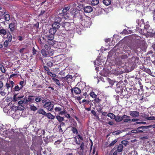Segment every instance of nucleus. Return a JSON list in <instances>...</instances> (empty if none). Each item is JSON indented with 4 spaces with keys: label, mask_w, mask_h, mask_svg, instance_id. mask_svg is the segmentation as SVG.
<instances>
[{
    "label": "nucleus",
    "mask_w": 155,
    "mask_h": 155,
    "mask_svg": "<svg viewBox=\"0 0 155 155\" xmlns=\"http://www.w3.org/2000/svg\"><path fill=\"white\" fill-rule=\"evenodd\" d=\"M147 119L149 120H155V117H149L147 118Z\"/></svg>",
    "instance_id": "0e129e2a"
},
{
    "label": "nucleus",
    "mask_w": 155,
    "mask_h": 155,
    "mask_svg": "<svg viewBox=\"0 0 155 155\" xmlns=\"http://www.w3.org/2000/svg\"><path fill=\"white\" fill-rule=\"evenodd\" d=\"M66 113H67L65 111V110H63L62 111H60V112L59 113V114L62 115L64 114H65Z\"/></svg>",
    "instance_id": "338daca9"
},
{
    "label": "nucleus",
    "mask_w": 155,
    "mask_h": 155,
    "mask_svg": "<svg viewBox=\"0 0 155 155\" xmlns=\"http://www.w3.org/2000/svg\"><path fill=\"white\" fill-rule=\"evenodd\" d=\"M21 89H22L18 85L15 86L14 88V90L16 91H18Z\"/></svg>",
    "instance_id": "c03bdc74"
},
{
    "label": "nucleus",
    "mask_w": 155,
    "mask_h": 155,
    "mask_svg": "<svg viewBox=\"0 0 155 155\" xmlns=\"http://www.w3.org/2000/svg\"><path fill=\"white\" fill-rule=\"evenodd\" d=\"M75 141L77 144L80 145V146L79 147L78 149L82 150V151L83 152L84 150L85 147L84 142H82L81 143L80 141V140L79 142H78V141L77 139H76V140H75Z\"/></svg>",
    "instance_id": "6e6552de"
},
{
    "label": "nucleus",
    "mask_w": 155,
    "mask_h": 155,
    "mask_svg": "<svg viewBox=\"0 0 155 155\" xmlns=\"http://www.w3.org/2000/svg\"><path fill=\"white\" fill-rule=\"evenodd\" d=\"M123 121L124 123H127L130 122L131 120L130 119V117L129 116L126 115H124L123 116Z\"/></svg>",
    "instance_id": "dca6fc26"
},
{
    "label": "nucleus",
    "mask_w": 155,
    "mask_h": 155,
    "mask_svg": "<svg viewBox=\"0 0 155 155\" xmlns=\"http://www.w3.org/2000/svg\"><path fill=\"white\" fill-rule=\"evenodd\" d=\"M91 113L94 116L96 119L99 120L100 118L97 115L96 112L93 110H91Z\"/></svg>",
    "instance_id": "72a5a7b5"
},
{
    "label": "nucleus",
    "mask_w": 155,
    "mask_h": 155,
    "mask_svg": "<svg viewBox=\"0 0 155 155\" xmlns=\"http://www.w3.org/2000/svg\"><path fill=\"white\" fill-rule=\"evenodd\" d=\"M111 2L110 0H104L103 1V3L107 6L110 5L111 4Z\"/></svg>",
    "instance_id": "4c0bfd02"
},
{
    "label": "nucleus",
    "mask_w": 155,
    "mask_h": 155,
    "mask_svg": "<svg viewBox=\"0 0 155 155\" xmlns=\"http://www.w3.org/2000/svg\"><path fill=\"white\" fill-rule=\"evenodd\" d=\"M71 91L72 94H73V91H74V93L77 95H78L81 92V89L80 88L77 87L72 88L71 89Z\"/></svg>",
    "instance_id": "0eeeda50"
},
{
    "label": "nucleus",
    "mask_w": 155,
    "mask_h": 155,
    "mask_svg": "<svg viewBox=\"0 0 155 155\" xmlns=\"http://www.w3.org/2000/svg\"><path fill=\"white\" fill-rule=\"evenodd\" d=\"M41 54L44 57H49L53 55L54 52L50 49H43L41 50Z\"/></svg>",
    "instance_id": "7ed1b4c3"
},
{
    "label": "nucleus",
    "mask_w": 155,
    "mask_h": 155,
    "mask_svg": "<svg viewBox=\"0 0 155 155\" xmlns=\"http://www.w3.org/2000/svg\"><path fill=\"white\" fill-rule=\"evenodd\" d=\"M114 119L117 122H121L123 120V116L122 117L120 116H115Z\"/></svg>",
    "instance_id": "cd10ccee"
},
{
    "label": "nucleus",
    "mask_w": 155,
    "mask_h": 155,
    "mask_svg": "<svg viewBox=\"0 0 155 155\" xmlns=\"http://www.w3.org/2000/svg\"><path fill=\"white\" fill-rule=\"evenodd\" d=\"M52 80L58 86H60L61 85L60 81L56 78H52Z\"/></svg>",
    "instance_id": "a878e982"
},
{
    "label": "nucleus",
    "mask_w": 155,
    "mask_h": 155,
    "mask_svg": "<svg viewBox=\"0 0 155 155\" xmlns=\"http://www.w3.org/2000/svg\"><path fill=\"white\" fill-rule=\"evenodd\" d=\"M46 40H47L48 42L49 43V41H52L54 39V35L51 34H48L46 36Z\"/></svg>",
    "instance_id": "f3484780"
},
{
    "label": "nucleus",
    "mask_w": 155,
    "mask_h": 155,
    "mask_svg": "<svg viewBox=\"0 0 155 155\" xmlns=\"http://www.w3.org/2000/svg\"><path fill=\"white\" fill-rule=\"evenodd\" d=\"M70 26L71 24L69 22H64L62 23V27L67 31L70 29Z\"/></svg>",
    "instance_id": "1a4fd4ad"
},
{
    "label": "nucleus",
    "mask_w": 155,
    "mask_h": 155,
    "mask_svg": "<svg viewBox=\"0 0 155 155\" xmlns=\"http://www.w3.org/2000/svg\"><path fill=\"white\" fill-rule=\"evenodd\" d=\"M43 67L44 68V70L47 71V72H50V69L49 68V67L46 65L43 66Z\"/></svg>",
    "instance_id": "13d9d810"
},
{
    "label": "nucleus",
    "mask_w": 155,
    "mask_h": 155,
    "mask_svg": "<svg viewBox=\"0 0 155 155\" xmlns=\"http://www.w3.org/2000/svg\"><path fill=\"white\" fill-rule=\"evenodd\" d=\"M77 125V124L76 123H75L74 124H73V127H71V130L73 134H77L78 133V131L76 127H74V126H75Z\"/></svg>",
    "instance_id": "aec40b11"
},
{
    "label": "nucleus",
    "mask_w": 155,
    "mask_h": 155,
    "mask_svg": "<svg viewBox=\"0 0 155 155\" xmlns=\"http://www.w3.org/2000/svg\"><path fill=\"white\" fill-rule=\"evenodd\" d=\"M149 127L146 126H140L138 127L136 131L137 132L142 133L143 131H147Z\"/></svg>",
    "instance_id": "9d476101"
},
{
    "label": "nucleus",
    "mask_w": 155,
    "mask_h": 155,
    "mask_svg": "<svg viewBox=\"0 0 155 155\" xmlns=\"http://www.w3.org/2000/svg\"><path fill=\"white\" fill-rule=\"evenodd\" d=\"M46 116L48 119H51V120H54L55 118V116L52 114L50 113H47L46 115Z\"/></svg>",
    "instance_id": "bb28decb"
},
{
    "label": "nucleus",
    "mask_w": 155,
    "mask_h": 155,
    "mask_svg": "<svg viewBox=\"0 0 155 155\" xmlns=\"http://www.w3.org/2000/svg\"><path fill=\"white\" fill-rule=\"evenodd\" d=\"M123 146L121 144H119L117 148V150L118 152H121L123 150Z\"/></svg>",
    "instance_id": "e433bc0d"
},
{
    "label": "nucleus",
    "mask_w": 155,
    "mask_h": 155,
    "mask_svg": "<svg viewBox=\"0 0 155 155\" xmlns=\"http://www.w3.org/2000/svg\"><path fill=\"white\" fill-rule=\"evenodd\" d=\"M135 59L134 61V62L135 63H138L139 62V58L138 57H136L135 58H134Z\"/></svg>",
    "instance_id": "69168bd1"
},
{
    "label": "nucleus",
    "mask_w": 155,
    "mask_h": 155,
    "mask_svg": "<svg viewBox=\"0 0 155 155\" xmlns=\"http://www.w3.org/2000/svg\"><path fill=\"white\" fill-rule=\"evenodd\" d=\"M78 139H80V140H83V137L80 135L79 134H78Z\"/></svg>",
    "instance_id": "774afa93"
},
{
    "label": "nucleus",
    "mask_w": 155,
    "mask_h": 155,
    "mask_svg": "<svg viewBox=\"0 0 155 155\" xmlns=\"http://www.w3.org/2000/svg\"><path fill=\"white\" fill-rule=\"evenodd\" d=\"M90 95L91 97L93 98H96L97 97V95L95 94L94 93L93 91H91L90 92Z\"/></svg>",
    "instance_id": "09e8293b"
},
{
    "label": "nucleus",
    "mask_w": 155,
    "mask_h": 155,
    "mask_svg": "<svg viewBox=\"0 0 155 155\" xmlns=\"http://www.w3.org/2000/svg\"><path fill=\"white\" fill-rule=\"evenodd\" d=\"M141 67L140 69L145 72L148 73H149L151 72L150 70L149 69L146 68L144 66H141Z\"/></svg>",
    "instance_id": "473e14b6"
},
{
    "label": "nucleus",
    "mask_w": 155,
    "mask_h": 155,
    "mask_svg": "<svg viewBox=\"0 0 155 155\" xmlns=\"http://www.w3.org/2000/svg\"><path fill=\"white\" fill-rule=\"evenodd\" d=\"M37 113L43 115H45V116L47 114L44 110L42 108L39 109Z\"/></svg>",
    "instance_id": "c85d7f7f"
},
{
    "label": "nucleus",
    "mask_w": 155,
    "mask_h": 155,
    "mask_svg": "<svg viewBox=\"0 0 155 155\" xmlns=\"http://www.w3.org/2000/svg\"><path fill=\"white\" fill-rule=\"evenodd\" d=\"M55 118L58 120L59 122H61L64 120V117H61L60 115H58L55 116Z\"/></svg>",
    "instance_id": "2f4dec72"
},
{
    "label": "nucleus",
    "mask_w": 155,
    "mask_h": 155,
    "mask_svg": "<svg viewBox=\"0 0 155 155\" xmlns=\"http://www.w3.org/2000/svg\"><path fill=\"white\" fill-rule=\"evenodd\" d=\"M130 116L132 117L136 118L140 116L139 112L137 111H130L129 112Z\"/></svg>",
    "instance_id": "9b49d317"
},
{
    "label": "nucleus",
    "mask_w": 155,
    "mask_h": 155,
    "mask_svg": "<svg viewBox=\"0 0 155 155\" xmlns=\"http://www.w3.org/2000/svg\"><path fill=\"white\" fill-rule=\"evenodd\" d=\"M4 17L6 21H9L10 19V17L9 13L8 12H4Z\"/></svg>",
    "instance_id": "4be33fe9"
},
{
    "label": "nucleus",
    "mask_w": 155,
    "mask_h": 155,
    "mask_svg": "<svg viewBox=\"0 0 155 155\" xmlns=\"http://www.w3.org/2000/svg\"><path fill=\"white\" fill-rule=\"evenodd\" d=\"M7 32L6 29L4 28H3L1 27L0 28V35L3 36H4L6 35Z\"/></svg>",
    "instance_id": "412c9836"
},
{
    "label": "nucleus",
    "mask_w": 155,
    "mask_h": 155,
    "mask_svg": "<svg viewBox=\"0 0 155 155\" xmlns=\"http://www.w3.org/2000/svg\"><path fill=\"white\" fill-rule=\"evenodd\" d=\"M47 74L48 75H49L52 78H58V76L57 75L54 73H53L51 71L47 72Z\"/></svg>",
    "instance_id": "c756f323"
},
{
    "label": "nucleus",
    "mask_w": 155,
    "mask_h": 155,
    "mask_svg": "<svg viewBox=\"0 0 155 155\" xmlns=\"http://www.w3.org/2000/svg\"><path fill=\"white\" fill-rule=\"evenodd\" d=\"M17 21L14 19L12 22L9 25L8 27L10 29V32L12 33L14 32L17 29Z\"/></svg>",
    "instance_id": "39448f33"
},
{
    "label": "nucleus",
    "mask_w": 155,
    "mask_h": 155,
    "mask_svg": "<svg viewBox=\"0 0 155 155\" xmlns=\"http://www.w3.org/2000/svg\"><path fill=\"white\" fill-rule=\"evenodd\" d=\"M35 97L34 95H29L28 96V99L29 104L34 102V99L33 97Z\"/></svg>",
    "instance_id": "5701e85b"
},
{
    "label": "nucleus",
    "mask_w": 155,
    "mask_h": 155,
    "mask_svg": "<svg viewBox=\"0 0 155 155\" xmlns=\"http://www.w3.org/2000/svg\"><path fill=\"white\" fill-rule=\"evenodd\" d=\"M61 108L59 107H56L54 109V110L56 112L60 111L61 110Z\"/></svg>",
    "instance_id": "e2e57ef3"
},
{
    "label": "nucleus",
    "mask_w": 155,
    "mask_h": 155,
    "mask_svg": "<svg viewBox=\"0 0 155 155\" xmlns=\"http://www.w3.org/2000/svg\"><path fill=\"white\" fill-rule=\"evenodd\" d=\"M6 93L5 89L3 90V89H0V94L2 96H5Z\"/></svg>",
    "instance_id": "58836bf2"
},
{
    "label": "nucleus",
    "mask_w": 155,
    "mask_h": 155,
    "mask_svg": "<svg viewBox=\"0 0 155 155\" xmlns=\"http://www.w3.org/2000/svg\"><path fill=\"white\" fill-rule=\"evenodd\" d=\"M19 74H13L10 75L9 78L8 79H10V78H12L14 76H17L16 77H18V75ZM14 82L12 81H10L8 80L7 81L6 83L5 87H6V88L8 90L11 87V88H13L14 87Z\"/></svg>",
    "instance_id": "f03ea898"
},
{
    "label": "nucleus",
    "mask_w": 155,
    "mask_h": 155,
    "mask_svg": "<svg viewBox=\"0 0 155 155\" xmlns=\"http://www.w3.org/2000/svg\"><path fill=\"white\" fill-rule=\"evenodd\" d=\"M35 101L38 103H39L40 102H41V97H36L35 99Z\"/></svg>",
    "instance_id": "864d4df0"
},
{
    "label": "nucleus",
    "mask_w": 155,
    "mask_h": 155,
    "mask_svg": "<svg viewBox=\"0 0 155 155\" xmlns=\"http://www.w3.org/2000/svg\"><path fill=\"white\" fill-rule=\"evenodd\" d=\"M37 51L35 49L34 47H33L32 48V54L33 55L36 54H37Z\"/></svg>",
    "instance_id": "680f3d73"
},
{
    "label": "nucleus",
    "mask_w": 155,
    "mask_h": 155,
    "mask_svg": "<svg viewBox=\"0 0 155 155\" xmlns=\"http://www.w3.org/2000/svg\"><path fill=\"white\" fill-rule=\"evenodd\" d=\"M61 15H62V18L64 19H66L69 18V14L68 12L63 13H60Z\"/></svg>",
    "instance_id": "b1692460"
},
{
    "label": "nucleus",
    "mask_w": 155,
    "mask_h": 155,
    "mask_svg": "<svg viewBox=\"0 0 155 155\" xmlns=\"http://www.w3.org/2000/svg\"><path fill=\"white\" fill-rule=\"evenodd\" d=\"M62 16V15H61L60 13L55 16L54 18V22L53 24V26L55 28H59L60 22L63 19Z\"/></svg>",
    "instance_id": "f257e3e1"
},
{
    "label": "nucleus",
    "mask_w": 155,
    "mask_h": 155,
    "mask_svg": "<svg viewBox=\"0 0 155 155\" xmlns=\"http://www.w3.org/2000/svg\"><path fill=\"white\" fill-rule=\"evenodd\" d=\"M47 66L49 68H51L53 65V63L51 61L48 62L46 63Z\"/></svg>",
    "instance_id": "de8ad7c7"
},
{
    "label": "nucleus",
    "mask_w": 155,
    "mask_h": 155,
    "mask_svg": "<svg viewBox=\"0 0 155 155\" xmlns=\"http://www.w3.org/2000/svg\"><path fill=\"white\" fill-rule=\"evenodd\" d=\"M52 28H51L49 29L48 32H47L45 33V34H53L54 35L57 31V29H58L59 28H55L53 26V24L52 25Z\"/></svg>",
    "instance_id": "ddd939ff"
},
{
    "label": "nucleus",
    "mask_w": 155,
    "mask_h": 155,
    "mask_svg": "<svg viewBox=\"0 0 155 155\" xmlns=\"http://www.w3.org/2000/svg\"><path fill=\"white\" fill-rule=\"evenodd\" d=\"M9 41H8L7 40H6L3 44V46L5 48H7L8 45Z\"/></svg>",
    "instance_id": "a18cd8bd"
},
{
    "label": "nucleus",
    "mask_w": 155,
    "mask_h": 155,
    "mask_svg": "<svg viewBox=\"0 0 155 155\" xmlns=\"http://www.w3.org/2000/svg\"><path fill=\"white\" fill-rule=\"evenodd\" d=\"M128 143V142L127 140H124L121 142V144H123L125 146H126Z\"/></svg>",
    "instance_id": "4d7b16f0"
},
{
    "label": "nucleus",
    "mask_w": 155,
    "mask_h": 155,
    "mask_svg": "<svg viewBox=\"0 0 155 155\" xmlns=\"http://www.w3.org/2000/svg\"><path fill=\"white\" fill-rule=\"evenodd\" d=\"M28 98L26 97H25L24 98L23 100V104L26 105L29 104L28 102Z\"/></svg>",
    "instance_id": "ea45409f"
},
{
    "label": "nucleus",
    "mask_w": 155,
    "mask_h": 155,
    "mask_svg": "<svg viewBox=\"0 0 155 155\" xmlns=\"http://www.w3.org/2000/svg\"><path fill=\"white\" fill-rule=\"evenodd\" d=\"M43 107L45 108H46L48 110L51 111L53 110L54 105L52 104L51 102L50 101H49L48 102L43 105Z\"/></svg>",
    "instance_id": "423d86ee"
},
{
    "label": "nucleus",
    "mask_w": 155,
    "mask_h": 155,
    "mask_svg": "<svg viewBox=\"0 0 155 155\" xmlns=\"http://www.w3.org/2000/svg\"><path fill=\"white\" fill-rule=\"evenodd\" d=\"M59 49H61L65 48L67 46L66 44L64 42H59Z\"/></svg>",
    "instance_id": "393cba45"
},
{
    "label": "nucleus",
    "mask_w": 155,
    "mask_h": 155,
    "mask_svg": "<svg viewBox=\"0 0 155 155\" xmlns=\"http://www.w3.org/2000/svg\"><path fill=\"white\" fill-rule=\"evenodd\" d=\"M94 101L95 102H96L97 104L100 103V102L101 101V99H99L98 98H95L94 100Z\"/></svg>",
    "instance_id": "bf43d9fd"
},
{
    "label": "nucleus",
    "mask_w": 155,
    "mask_h": 155,
    "mask_svg": "<svg viewBox=\"0 0 155 155\" xmlns=\"http://www.w3.org/2000/svg\"><path fill=\"white\" fill-rule=\"evenodd\" d=\"M107 116L110 117L111 119H115V115L112 113H109L107 115Z\"/></svg>",
    "instance_id": "f704fd0d"
},
{
    "label": "nucleus",
    "mask_w": 155,
    "mask_h": 155,
    "mask_svg": "<svg viewBox=\"0 0 155 155\" xmlns=\"http://www.w3.org/2000/svg\"><path fill=\"white\" fill-rule=\"evenodd\" d=\"M145 25L144 26V28L147 30L149 29L150 27V25L149 24V22L147 21L146 22V24H145Z\"/></svg>",
    "instance_id": "79ce46f5"
},
{
    "label": "nucleus",
    "mask_w": 155,
    "mask_h": 155,
    "mask_svg": "<svg viewBox=\"0 0 155 155\" xmlns=\"http://www.w3.org/2000/svg\"><path fill=\"white\" fill-rule=\"evenodd\" d=\"M84 11L85 13H89L92 11L93 8L91 6H87L84 8Z\"/></svg>",
    "instance_id": "2eb2a0df"
},
{
    "label": "nucleus",
    "mask_w": 155,
    "mask_h": 155,
    "mask_svg": "<svg viewBox=\"0 0 155 155\" xmlns=\"http://www.w3.org/2000/svg\"><path fill=\"white\" fill-rule=\"evenodd\" d=\"M115 91L118 94H122L123 92L122 87L121 86L120 84H117L116 85Z\"/></svg>",
    "instance_id": "f8f14e48"
},
{
    "label": "nucleus",
    "mask_w": 155,
    "mask_h": 155,
    "mask_svg": "<svg viewBox=\"0 0 155 155\" xmlns=\"http://www.w3.org/2000/svg\"><path fill=\"white\" fill-rule=\"evenodd\" d=\"M71 12L73 15H74V16H78H78L79 15L80 18L81 17L82 15H81L80 13H79V11L76 9H73L71 11Z\"/></svg>",
    "instance_id": "4468645a"
},
{
    "label": "nucleus",
    "mask_w": 155,
    "mask_h": 155,
    "mask_svg": "<svg viewBox=\"0 0 155 155\" xmlns=\"http://www.w3.org/2000/svg\"><path fill=\"white\" fill-rule=\"evenodd\" d=\"M80 19L82 21L81 25L85 27H89L91 25L92 23L91 19L89 18H88L85 19L83 20V17L82 16L80 18Z\"/></svg>",
    "instance_id": "20e7f679"
},
{
    "label": "nucleus",
    "mask_w": 155,
    "mask_h": 155,
    "mask_svg": "<svg viewBox=\"0 0 155 155\" xmlns=\"http://www.w3.org/2000/svg\"><path fill=\"white\" fill-rule=\"evenodd\" d=\"M99 3V0H92L91 2V5H96Z\"/></svg>",
    "instance_id": "c9c22d12"
},
{
    "label": "nucleus",
    "mask_w": 155,
    "mask_h": 155,
    "mask_svg": "<svg viewBox=\"0 0 155 155\" xmlns=\"http://www.w3.org/2000/svg\"><path fill=\"white\" fill-rule=\"evenodd\" d=\"M13 34L11 32L8 31L7 32V40L8 41H9V42H11L12 39V35Z\"/></svg>",
    "instance_id": "6ab92c4d"
},
{
    "label": "nucleus",
    "mask_w": 155,
    "mask_h": 155,
    "mask_svg": "<svg viewBox=\"0 0 155 155\" xmlns=\"http://www.w3.org/2000/svg\"><path fill=\"white\" fill-rule=\"evenodd\" d=\"M18 40L20 41H22L25 39L24 36H19L18 37Z\"/></svg>",
    "instance_id": "5fc2aeb1"
},
{
    "label": "nucleus",
    "mask_w": 155,
    "mask_h": 155,
    "mask_svg": "<svg viewBox=\"0 0 155 155\" xmlns=\"http://www.w3.org/2000/svg\"><path fill=\"white\" fill-rule=\"evenodd\" d=\"M0 70L3 73H5L6 72V70L5 69V67L2 64H0Z\"/></svg>",
    "instance_id": "a19ab883"
},
{
    "label": "nucleus",
    "mask_w": 155,
    "mask_h": 155,
    "mask_svg": "<svg viewBox=\"0 0 155 155\" xmlns=\"http://www.w3.org/2000/svg\"><path fill=\"white\" fill-rule=\"evenodd\" d=\"M136 22L138 24V28L139 27H141L142 24L144 25L145 24L144 20L143 19H141V20L139 19H137Z\"/></svg>",
    "instance_id": "a211bd4d"
},
{
    "label": "nucleus",
    "mask_w": 155,
    "mask_h": 155,
    "mask_svg": "<svg viewBox=\"0 0 155 155\" xmlns=\"http://www.w3.org/2000/svg\"><path fill=\"white\" fill-rule=\"evenodd\" d=\"M122 133V132L119 130H117L112 132V134L114 135H118Z\"/></svg>",
    "instance_id": "49530a36"
},
{
    "label": "nucleus",
    "mask_w": 155,
    "mask_h": 155,
    "mask_svg": "<svg viewBox=\"0 0 155 155\" xmlns=\"http://www.w3.org/2000/svg\"><path fill=\"white\" fill-rule=\"evenodd\" d=\"M26 49V48H22L21 49L19 50V52L21 54H22L25 52V51Z\"/></svg>",
    "instance_id": "052dcab7"
},
{
    "label": "nucleus",
    "mask_w": 155,
    "mask_h": 155,
    "mask_svg": "<svg viewBox=\"0 0 155 155\" xmlns=\"http://www.w3.org/2000/svg\"><path fill=\"white\" fill-rule=\"evenodd\" d=\"M30 110L33 111H35L38 110V108L34 104H32L30 105Z\"/></svg>",
    "instance_id": "7c9ffc66"
},
{
    "label": "nucleus",
    "mask_w": 155,
    "mask_h": 155,
    "mask_svg": "<svg viewBox=\"0 0 155 155\" xmlns=\"http://www.w3.org/2000/svg\"><path fill=\"white\" fill-rule=\"evenodd\" d=\"M73 78L72 75L70 74L67 75L64 78V80H68L69 79H72Z\"/></svg>",
    "instance_id": "3c124183"
},
{
    "label": "nucleus",
    "mask_w": 155,
    "mask_h": 155,
    "mask_svg": "<svg viewBox=\"0 0 155 155\" xmlns=\"http://www.w3.org/2000/svg\"><path fill=\"white\" fill-rule=\"evenodd\" d=\"M82 102L83 103L85 102V104H90V106H91V105L92 104V103H91V101H89L86 100L85 99L83 100H82Z\"/></svg>",
    "instance_id": "37998d69"
},
{
    "label": "nucleus",
    "mask_w": 155,
    "mask_h": 155,
    "mask_svg": "<svg viewBox=\"0 0 155 155\" xmlns=\"http://www.w3.org/2000/svg\"><path fill=\"white\" fill-rule=\"evenodd\" d=\"M82 29L81 28H78L76 27V31L77 32L78 34H81V31Z\"/></svg>",
    "instance_id": "603ef678"
},
{
    "label": "nucleus",
    "mask_w": 155,
    "mask_h": 155,
    "mask_svg": "<svg viewBox=\"0 0 155 155\" xmlns=\"http://www.w3.org/2000/svg\"><path fill=\"white\" fill-rule=\"evenodd\" d=\"M117 141V139H115L112 141L110 144L109 146L111 147L113 146Z\"/></svg>",
    "instance_id": "8fccbe9b"
},
{
    "label": "nucleus",
    "mask_w": 155,
    "mask_h": 155,
    "mask_svg": "<svg viewBox=\"0 0 155 155\" xmlns=\"http://www.w3.org/2000/svg\"><path fill=\"white\" fill-rule=\"evenodd\" d=\"M24 81H22L20 82L19 84L20 85V87L22 88L24 86Z\"/></svg>",
    "instance_id": "6e6d98bb"
}]
</instances>
